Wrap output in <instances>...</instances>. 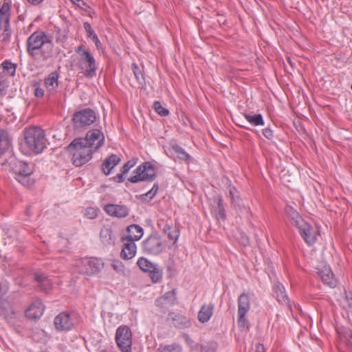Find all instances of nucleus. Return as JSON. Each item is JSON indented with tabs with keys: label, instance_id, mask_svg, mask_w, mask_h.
I'll return each mask as SVG.
<instances>
[{
	"label": "nucleus",
	"instance_id": "18",
	"mask_svg": "<svg viewBox=\"0 0 352 352\" xmlns=\"http://www.w3.org/2000/svg\"><path fill=\"white\" fill-rule=\"evenodd\" d=\"M44 305L41 300L33 302L25 311V316L30 319H38L43 314Z\"/></svg>",
	"mask_w": 352,
	"mask_h": 352
},
{
	"label": "nucleus",
	"instance_id": "1",
	"mask_svg": "<svg viewBox=\"0 0 352 352\" xmlns=\"http://www.w3.org/2000/svg\"><path fill=\"white\" fill-rule=\"evenodd\" d=\"M54 44L52 36L43 31L33 32L26 41V51L35 60H46L53 56Z\"/></svg>",
	"mask_w": 352,
	"mask_h": 352
},
{
	"label": "nucleus",
	"instance_id": "15",
	"mask_svg": "<svg viewBox=\"0 0 352 352\" xmlns=\"http://www.w3.org/2000/svg\"><path fill=\"white\" fill-rule=\"evenodd\" d=\"M104 210L109 215L118 218H124L129 214V209L124 205L107 204Z\"/></svg>",
	"mask_w": 352,
	"mask_h": 352
},
{
	"label": "nucleus",
	"instance_id": "46",
	"mask_svg": "<svg viewBox=\"0 0 352 352\" xmlns=\"http://www.w3.org/2000/svg\"><path fill=\"white\" fill-rule=\"evenodd\" d=\"M239 318H238V326L239 328L242 329H249V322L245 318V315L241 316V314H238Z\"/></svg>",
	"mask_w": 352,
	"mask_h": 352
},
{
	"label": "nucleus",
	"instance_id": "33",
	"mask_svg": "<svg viewBox=\"0 0 352 352\" xmlns=\"http://www.w3.org/2000/svg\"><path fill=\"white\" fill-rule=\"evenodd\" d=\"M245 119L253 126H263L264 120L261 114L244 113Z\"/></svg>",
	"mask_w": 352,
	"mask_h": 352
},
{
	"label": "nucleus",
	"instance_id": "28",
	"mask_svg": "<svg viewBox=\"0 0 352 352\" xmlns=\"http://www.w3.org/2000/svg\"><path fill=\"white\" fill-rule=\"evenodd\" d=\"M34 275V279L38 283L40 289L43 292H47L52 287V281L43 274L35 273Z\"/></svg>",
	"mask_w": 352,
	"mask_h": 352
},
{
	"label": "nucleus",
	"instance_id": "38",
	"mask_svg": "<svg viewBox=\"0 0 352 352\" xmlns=\"http://www.w3.org/2000/svg\"><path fill=\"white\" fill-rule=\"evenodd\" d=\"M111 267L120 275L126 276V270L124 264L119 260H113L111 262Z\"/></svg>",
	"mask_w": 352,
	"mask_h": 352
},
{
	"label": "nucleus",
	"instance_id": "14",
	"mask_svg": "<svg viewBox=\"0 0 352 352\" xmlns=\"http://www.w3.org/2000/svg\"><path fill=\"white\" fill-rule=\"evenodd\" d=\"M211 204V211L217 220H225L226 217V210L223 206V200L221 195L213 197Z\"/></svg>",
	"mask_w": 352,
	"mask_h": 352
},
{
	"label": "nucleus",
	"instance_id": "25",
	"mask_svg": "<svg viewBox=\"0 0 352 352\" xmlns=\"http://www.w3.org/2000/svg\"><path fill=\"white\" fill-rule=\"evenodd\" d=\"M127 235L124 237L133 241L140 240L144 234L143 228L137 224H132L127 227Z\"/></svg>",
	"mask_w": 352,
	"mask_h": 352
},
{
	"label": "nucleus",
	"instance_id": "31",
	"mask_svg": "<svg viewBox=\"0 0 352 352\" xmlns=\"http://www.w3.org/2000/svg\"><path fill=\"white\" fill-rule=\"evenodd\" d=\"M171 148L175 153L177 159L185 162L186 164H189L191 160V157L180 146L175 144L171 146Z\"/></svg>",
	"mask_w": 352,
	"mask_h": 352
},
{
	"label": "nucleus",
	"instance_id": "34",
	"mask_svg": "<svg viewBox=\"0 0 352 352\" xmlns=\"http://www.w3.org/2000/svg\"><path fill=\"white\" fill-rule=\"evenodd\" d=\"M229 197L230 198L231 204L234 207L239 206L240 195L237 189L234 186H229Z\"/></svg>",
	"mask_w": 352,
	"mask_h": 352
},
{
	"label": "nucleus",
	"instance_id": "44",
	"mask_svg": "<svg viewBox=\"0 0 352 352\" xmlns=\"http://www.w3.org/2000/svg\"><path fill=\"white\" fill-rule=\"evenodd\" d=\"M154 110L161 116H166L169 114V111L162 107L159 101H155L153 106Z\"/></svg>",
	"mask_w": 352,
	"mask_h": 352
},
{
	"label": "nucleus",
	"instance_id": "61",
	"mask_svg": "<svg viewBox=\"0 0 352 352\" xmlns=\"http://www.w3.org/2000/svg\"><path fill=\"white\" fill-rule=\"evenodd\" d=\"M1 87H2V82L0 80V93L1 92Z\"/></svg>",
	"mask_w": 352,
	"mask_h": 352
},
{
	"label": "nucleus",
	"instance_id": "62",
	"mask_svg": "<svg viewBox=\"0 0 352 352\" xmlns=\"http://www.w3.org/2000/svg\"><path fill=\"white\" fill-rule=\"evenodd\" d=\"M100 352H108V351L107 350L103 349V350H101Z\"/></svg>",
	"mask_w": 352,
	"mask_h": 352
},
{
	"label": "nucleus",
	"instance_id": "3",
	"mask_svg": "<svg viewBox=\"0 0 352 352\" xmlns=\"http://www.w3.org/2000/svg\"><path fill=\"white\" fill-rule=\"evenodd\" d=\"M25 144L35 153H41L46 148V138L44 131L38 126L25 129L23 132Z\"/></svg>",
	"mask_w": 352,
	"mask_h": 352
},
{
	"label": "nucleus",
	"instance_id": "52",
	"mask_svg": "<svg viewBox=\"0 0 352 352\" xmlns=\"http://www.w3.org/2000/svg\"><path fill=\"white\" fill-rule=\"evenodd\" d=\"M184 337L185 338V340L188 345H190L191 347H194L195 350H198L199 348V346L198 344H194V341L188 336V335H184Z\"/></svg>",
	"mask_w": 352,
	"mask_h": 352
},
{
	"label": "nucleus",
	"instance_id": "47",
	"mask_svg": "<svg viewBox=\"0 0 352 352\" xmlns=\"http://www.w3.org/2000/svg\"><path fill=\"white\" fill-rule=\"evenodd\" d=\"M10 6L8 3H3L0 8V16L10 19Z\"/></svg>",
	"mask_w": 352,
	"mask_h": 352
},
{
	"label": "nucleus",
	"instance_id": "5",
	"mask_svg": "<svg viewBox=\"0 0 352 352\" xmlns=\"http://www.w3.org/2000/svg\"><path fill=\"white\" fill-rule=\"evenodd\" d=\"M143 253L157 256L166 250V243L157 232H153L142 242Z\"/></svg>",
	"mask_w": 352,
	"mask_h": 352
},
{
	"label": "nucleus",
	"instance_id": "30",
	"mask_svg": "<svg viewBox=\"0 0 352 352\" xmlns=\"http://www.w3.org/2000/svg\"><path fill=\"white\" fill-rule=\"evenodd\" d=\"M59 74L57 72H52L45 80V85L50 92L55 91L58 86Z\"/></svg>",
	"mask_w": 352,
	"mask_h": 352
},
{
	"label": "nucleus",
	"instance_id": "48",
	"mask_svg": "<svg viewBox=\"0 0 352 352\" xmlns=\"http://www.w3.org/2000/svg\"><path fill=\"white\" fill-rule=\"evenodd\" d=\"M135 164L136 162L135 160H129L126 164H124L120 170L126 175L128 173L130 169L135 165Z\"/></svg>",
	"mask_w": 352,
	"mask_h": 352
},
{
	"label": "nucleus",
	"instance_id": "45",
	"mask_svg": "<svg viewBox=\"0 0 352 352\" xmlns=\"http://www.w3.org/2000/svg\"><path fill=\"white\" fill-rule=\"evenodd\" d=\"M3 69L8 72L10 76H13L16 72V65L8 60L2 63Z\"/></svg>",
	"mask_w": 352,
	"mask_h": 352
},
{
	"label": "nucleus",
	"instance_id": "29",
	"mask_svg": "<svg viewBox=\"0 0 352 352\" xmlns=\"http://www.w3.org/2000/svg\"><path fill=\"white\" fill-rule=\"evenodd\" d=\"M250 307V298L248 294L243 293L238 298V314L246 315Z\"/></svg>",
	"mask_w": 352,
	"mask_h": 352
},
{
	"label": "nucleus",
	"instance_id": "12",
	"mask_svg": "<svg viewBox=\"0 0 352 352\" xmlns=\"http://www.w3.org/2000/svg\"><path fill=\"white\" fill-rule=\"evenodd\" d=\"M297 229L301 237L308 245H312L316 243L318 234L317 228L305 221Z\"/></svg>",
	"mask_w": 352,
	"mask_h": 352
},
{
	"label": "nucleus",
	"instance_id": "43",
	"mask_svg": "<svg viewBox=\"0 0 352 352\" xmlns=\"http://www.w3.org/2000/svg\"><path fill=\"white\" fill-rule=\"evenodd\" d=\"M132 70H133V72L137 80L140 84H142L144 81V74H143L141 69L138 66L137 64L133 63L132 64Z\"/></svg>",
	"mask_w": 352,
	"mask_h": 352
},
{
	"label": "nucleus",
	"instance_id": "11",
	"mask_svg": "<svg viewBox=\"0 0 352 352\" xmlns=\"http://www.w3.org/2000/svg\"><path fill=\"white\" fill-rule=\"evenodd\" d=\"M84 142H86L87 145H89L94 151H97L104 142V136L103 133L97 129L89 130L85 138H82Z\"/></svg>",
	"mask_w": 352,
	"mask_h": 352
},
{
	"label": "nucleus",
	"instance_id": "13",
	"mask_svg": "<svg viewBox=\"0 0 352 352\" xmlns=\"http://www.w3.org/2000/svg\"><path fill=\"white\" fill-rule=\"evenodd\" d=\"M54 325L58 331H69L74 327V321L67 312H61L54 318Z\"/></svg>",
	"mask_w": 352,
	"mask_h": 352
},
{
	"label": "nucleus",
	"instance_id": "58",
	"mask_svg": "<svg viewBox=\"0 0 352 352\" xmlns=\"http://www.w3.org/2000/svg\"><path fill=\"white\" fill-rule=\"evenodd\" d=\"M26 1L33 6H38L43 1V0H26Z\"/></svg>",
	"mask_w": 352,
	"mask_h": 352
},
{
	"label": "nucleus",
	"instance_id": "17",
	"mask_svg": "<svg viewBox=\"0 0 352 352\" xmlns=\"http://www.w3.org/2000/svg\"><path fill=\"white\" fill-rule=\"evenodd\" d=\"M123 246L120 252V257L124 260L133 258L137 252V247L134 241L122 238Z\"/></svg>",
	"mask_w": 352,
	"mask_h": 352
},
{
	"label": "nucleus",
	"instance_id": "7",
	"mask_svg": "<svg viewBox=\"0 0 352 352\" xmlns=\"http://www.w3.org/2000/svg\"><path fill=\"white\" fill-rule=\"evenodd\" d=\"M116 342L122 352H131L132 333L129 327L121 325L117 329Z\"/></svg>",
	"mask_w": 352,
	"mask_h": 352
},
{
	"label": "nucleus",
	"instance_id": "32",
	"mask_svg": "<svg viewBox=\"0 0 352 352\" xmlns=\"http://www.w3.org/2000/svg\"><path fill=\"white\" fill-rule=\"evenodd\" d=\"M16 177L22 175H29L32 174V170L29 164L24 162H19L14 169Z\"/></svg>",
	"mask_w": 352,
	"mask_h": 352
},
{
	"label": "nucleus",
	"instance_id": "40",
	"mask_svg": "<svg viewBox=\"0 0 352 352\" xmlns=\"http://www.w3.org/2000/svg\"><path fill=\"white\" fill-rule=\"evenodd\" d=\"M16 179L22 185L27 187L32 186L34 183V179L31 177V175L18 176L16 177Z\"/></svg>",
	"mask_w": 352,
	"mask_h": 352
},
{
	"label": "nucleus",
	"instance_id": "2",
	"mask_svg": "<svg viewBox=\"0 0 352 352\" xmlns=\"http://www.w3.org/2000/svg\"><path fill=\"white\" fill-rule=\"evenodd\" d=\"M82 138H75L67 146L68 151L72 153V163L76 167L87 164L92 159L94 149L84 142Z\"/></svg>",
	"mask_w": 352,
	"mask_h": 352
},
{
	"label": "nucleus",
	"instance_id": "54",
	"mask_svg": "<svg viewBox=\"0 0 352 352\" xmlns=\"http://www.w3.org/2000/svg\"><path fill=\"white\" fill-rule=\"evenodd\" d=\"M7 25H10V19L0 16V30L4 28V26Z\"/></svg>",
	"mask_w": 352,
	"mask_h": 352
},
{
	"label": "nucleus",
	"instance_id": "24",
	"mask_svg": "<svg viewBox=\"0 0 352 352\" xmlns=\"http://www.w3.org/2000/svg\"><path fill=\"white\" fill-rule=\"evenodd\" d=\"M318 274L324 283L332 288L336 286L337 280L334 278L333 274L329 267H324L318 272Z\"/></svg>",
	"mask_w": 352,
	"mask_h": 352
},
{
	"label": "nucleus",
	"instance_id": "19",
	"mask_svg": "<svg viewBox=\"0 0 352 352\" xmlns=\"http://www.w3.org/2000/svg\"><path fill=\"white\" fill-rule=\"evenodd\" d=\"M12 138L7 129L0 126V156L3 155L12 146Z\"/></svg>",
	"mask_w": 352,
	"mask_h": 352
},
{
	"label": "nucleus",
	"instance_id": "53",
	"mask_svg": "<svg viewBox=\"0 0 352 352\" xmlns=\"http://www.w3.org/2000/svg\"><path fill=\"white\" fill-rule=\"evenodd\" d=\"M125 175L121 170L120 173H118L116 176H114L112 179L114 182L117 183H122L124 181V176Z\"/></svg>",
	"mask_w": 352,
	"mask_h": 352
},
{
	"label": "nucleus",
	"instance_id": "27",
	"mask_svg": "<svg viewBox=\"0 0 352 352\" xmlns=\"http://www.w3.org/2000/svg\"><path fill=\"white\" fill-rule=\"evenodd\" d=\"M177 300L176 292L175 289L169 291L164 294L162 297L156 300L157 306H163L164 305H173Z\"/></svg>",
	"mask_w": 352,
	"mask_h": 352
},
{
	"label": "nucleus",
	"instance_id": "23",
	"mask_svg": "<svg viewBox=\"0 0 352 352\" xmlns=\"http://www.w3.org/2000/svg\"><path fill=\"white\" fill-rule=\"evenodd\" d=\"M285 213L290 223L296 227V228L305 221L298 212L290 206H287L285 208Z\"/></svg>",
	"mask_w": 352,
	"mask_h": 352
},
{
	"label": "nucleus",
	"instance_id": "36",
	"mask_svg": "<svg viewBox=\"0 0 352 352\" xmlns=\"http://www.w3.org/2000/svg\"><path fill=\"white\" fill-rule=\"evenodd\" d=\"M112 230L109 227H103L100 232V238L103 243H109L112 237Z\"/></svg>",
	"mask_w": 352,
	"mask_h": 352
},
{
	"label": "nucleus",
	"instance_id": "57",
	"mask_svg": "<svg viewBox=\"0 0 352 352\" xmlns=\"http://www.w3.org/2000/svg\"><path fill=\"white\" fill-rule=\"evenodd\" d=\"M346 302L347 306L349 307V311L352 313V297L349 298L346 297Z\"/></svg>",
	"mask_w": 352,
	"mask_h": 352
},
{
	"label": "nucleus",
	"instance_id": "49",
	"mask_svg": "<svg viewBox=\"0 0 352 352\" xmlns=\"http://www.w3.org/2000/svg\"><path fill=\"white\" fill-rule=\"evenodd\" d=\"M98 215L97 210L94 208H87L85 212V216L91 219L96 218Z\"/></svg>",
	"mask_w": 352,
	"mask_h": 352
},
{
	"label": "nucleus",
	"instance_id": "41",
	"mask_svg": "<svg viewBox=\"0 0 352 352\" xmlns=\"http://www.w3.org/2000/svg\"><path fill=\"white\" fill-rule=\"evenodd\" d=\"M217 348V343L214 341L207 342L206 344L200 345L201 352H215Z\"/></svg>",
	"mask_w": 352,
	"mask_h": 352
},
{
	"label": "nucleus",
	"instance_id": "20",
	"mask_svg": "<svg viewBox=\"0 0 352 352\" xmlns=\"http://www.w3.org/2000/svg\"><path fill=\"white\" fill-rule=\"evenodd\" d=\"M121 162L120 157L116 154H111L103 161L101 164V170L105 175H110L113 168Z\"/></svg>",
	"mask_w": 352,
	"mask_h": 352
},
{
	"label": "nucleus",
	"instance_id": "50",
	"mask_svg": "<svg viewBox=\"0 0 352 352\" xmlns=\"http://www.w3.org/2000/svg\"><path fill=\"white\" fill-rule=\"evenodd\" d=\"M84 28L87 32V37L91 38L94 35V31L92 29L91 24L88 22L84 23Z\"/></svg>",
	"mask_w": 352,
	"mask_h": 352
},
{
	"label": "nucleus",
	"instance_id": "9",
	"mask_svg": "<svg viewBox=\"0 0 352 352\" xmlns=\"http://www.w3.org/2000/svg\"><path fill=\"white\" fill-rule=\"evenodd\" d=\"M104 264L100 259L96 258H83L78 265V271L80 274L91 276L101 271Z\"/></svg>",
	"mask_w": 352,
	"mask_h": 352
},
{
	"label": "nucleus",
	"instance_id": "63",
	"mask_svg": "<svg viewBox=\"0 0 352 352\" xmlns=\"http://www.w3.org/2000/svg\"><path fill=\"white\" fill-rule=\"evenodd\" d=\"M246 243H248V239H245V245Z\"/></svg>",
	"mask_w": 352,
	"mask_h": 352
},
{
	"label": "nucleus",
	"instance_id": "6",
	"mask_svg": "<svg viewBox=\"0 0 352 352\" xmlns=\"http://www.w3.org/2000/svg\"><path fill=\"white\" fill-rule=\"evenodd\" d=\"M134 173L133 176L128 179L131 183L153 182L157 177V168L151 162H146L138 166Z\"/></svg>",
	"mask_w": 352,
	"mask_h": 352
},
{
	"label": "nucleus",
	"instance_id": "39",
	"mask_svg": "<svg viewBox=\"0 0 352 352\" xmlns=\"http://www.w3.org/2000/svg\"><path fill=\"white\" fill-rule=\"evenodd\" d=\"M158 190H159V184L157 182H155V183H154L152 188L149 191H148L145 194H143L141 195L142 199L146 200V198H148L149 200H151L155 196Z\"/></svg>",
	"mask_w": 352,
	"mask_h": 352
},
{
	"label": "nucleus",
	"instance_id": "35",
	"mask_svg": "<svg viewBox=\"0 0 352 352\" xmlns=\"http://www.w3.org/2000/svg\"><path fill=\"white\" fill-rule=\"evenodd\" d=\"M162 231L164 234H167V236L170 240L176 241L179 237V230L176 228H173L168 223L164 225Z\"/></svg>",
	"mask_w": 352,
	"mask_h": 352
},
{
	"label": "nucleus",
	"instance_id": "56",
	"mask_svg": "<svg viewBox=\"0 0 352 352\" xmlns=\"http://www.w3.org/2000/svg\"><path fill=\"white\" fill-rule=\"evenodd\" d=\"M34 95L38 98H42L44 96V91L40 87H36L34 89Z\"/></svg>",
	"mask_w": 352,
	"mask_h": 352
},
{
	"label": "nucleus",
	"instance_id": "37",
	"mask_svg": "<svg viewBox=\"0 0 352 352\" xmlns=\"http://www.w3.org/2000/svg\"><path fill=\"white\" fill-rule=\"evenodd\" d=\"M157 352H182V348L179 344H172L169 345L161 346Z\"/></svg>",
	"mask_w": 352,
	"mask_h": 352
},
{
	"label": "nucleus",
	"instance_id": "42",
	"mask_svg": "<svg viewBox=\"0 0 352 352\" xmlns=\"http://www.w3.org/2000/svg\"><path fill=\"white\" fill-rule=\"evenodd\" d=\"M12 35V30L10 25L4 26L3 32L0 34V41L3 43H8Z\"/></svg>",
	"mask_w": 352,
	"mask_h": 352
},
{
	"label": "nucleus",
	"instance_id": "16",
	"mask_svg": "<svg viewBox=\"0 0 352 352\" xmlns=\"http://www.w3.org/2000/svg\"><path fill=\"white\" fill-rule=\"evenodd\" d=\"M0 316L8 322L15 318L12 302L8 298H0Z\"/></svg>",
	"mask_w": 352,
	"mask_h": 352
},
{
	"label": "nucleus",
	"instance_id": "21",
	"mask_svg": "<svg viewBox=\"0 0 352 352\" xmlns=\"http://www.w3.org/2000/svg\"><path fill=\"white\" fill-rule=\"evenodd\" d=\"M274 291L277 300L281 304L285 305L290 311H292V303L286 294L283 285L278 283L274 285Z\"/></svg>",
	"mask_w": 352,
	"mask_h": 352
},
{
	"label": "nucleus",
	"instance_id": "55",
	"mask_svg": "<svg viewBox=\"0 0 352 352\" xmlns=\"http://www.w3.org/2000/svg\"><path fill=\"white\" fill-rule=\"evenodd\" d=\"M91 38L92 41L95 43L96 48L98 50H100L102 47V43H100L98 36L96 34H94Z\"/></svg>",
	"mask_w": 352,
	"mask_h": 352
},
{
	"label": "nucleus",
	"instance_id": "22",
	"mask_svg": "<svg viewBox=\"0 0 352 352\" xmlns=\"http://www.w3.org/2000/svg\"><path fill=\"white\" fill-rule=\"evenodd\" d=\"M214 305L212 302L204 304L201 306L197 314V319L201 323H206L212 316Z\"/></svg>",
	"mask_w": 352,
	"mask_h": 352
},
{
	"label": "nucleus",
	"instance_id": "8",
	"mask_svg": "<svg viewBox=\"0 0 352 352\" xmlns=\"http://www.w3.org/2000/svg\"><path fill=\"white\" fill-rule=\"evenodd\" d=\"M96 120V112L87 108L76 112L72 118L74 126L76 129L89 126Z\"/></svg>",
	"mask_w": 352,
	"mask_h": 352
},
{
	"label": "nucleus",
	"instance_id": "51",
	"mask_svg": "<svg viewBox=\"0 0 352 352\" xmlns=\"http://www.w3.org/2000/svg\"><path fill=\"white\" fill-rule=\"evenodd\" d=\"M263 135L268 140H272L274 138L273 131L270 127L263 129Z\"/></svg>",
	"mask_w": 352,
	"mask_h": 352
},
{
	"label": "nucleus",
	"instance_id": "26",
	"mask_svg": "<svg viewBox=\"0 0 352 352\" xmlns=\"http://www.w3.org/2000/svg\"><path fill=\"white\" fill-rule=\"evenodd\" d=\"M169 316L172 318L173 325L177 328L184 329L190 326V320L184 316L175 313H171Z\"/></svg>",
	"mask_w": 352,
	"mask_h": 352
},
{
	"label": "nucleus",
	"instance_id": "60",
	"mask_svg": "<svg viewBox=\"0 0 352 352\" xmlns=\"http://www.w3.org/2000/svg\"><path fill=\"white\" fill-rule=\"evenodd\" d=\"M349 343L352 346V333L350 334V338L349 340Z\"/></svg>",
	"mask_w": 352,
	"mask_h": 352
},
{
	"label": "nucleus",
	"instance_id": "59",
	"mask_svg": "<svg viewBox=\"0 0 352 352\" xmlns=\"http://www.w3.org/2000/svg\"><path fill=\"white\" fill-rule=\"evenodd\" d=\"M256 352H265V349L263 344H258L256 346Z\"/></svg>",
	"mask_w": 352,
	"mask_h": 352
},
{
	"label": "nucleus",
	"instance_id": "4",
	"mask_svg": "<svg viewBox=\"0 0 352 352\" xmlns=\"http://www.w3.org/2000/svg\"><path fill=\"white\" fill-rule=\"evenodd\" d=\"M76 52L80 56L78 67L83 71L84 75L87 78L95 76L98 67L92 54L89 50H85L83 45L78 46Z\"/></svg>",
	"mask_w": 352,
	"mask_h": 352
},
{
	"label": "nucleus",
	"instance_id": "10",
	"mask_svg": "<svg viewBox=\"0 0 352 352\" xmlns=\"http://www.w3.org/2000/svg\"><path fill=\"white\" fill-rule=\"evenodd\" d=\"M138 266L144 272H148L153 283L161 281L162 270L156 264L153 263L144 257H140L137 262Z\"/></svg>",
	"mask_w": 352,
	"mask_h": 352
},
{
	"label": "nucleus",
	"instance_id": "64",
	"mask_svg": "<svg viewBox=\"0 0 352 352\" xmlns=\"http://www.w3.org/2000/svg\"><path fill=\"white\" fill-rule=\"evenodd\" d=\"M351 89H352V85H351Z\"/></svg>",
	"mask_w": 352,
	"mask_h": 352
}]
</instances>
